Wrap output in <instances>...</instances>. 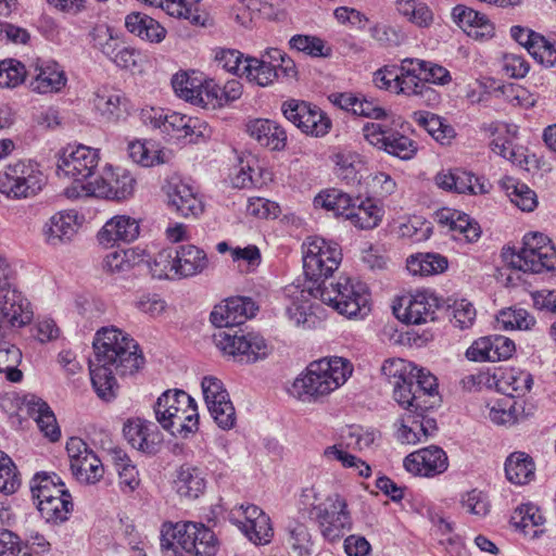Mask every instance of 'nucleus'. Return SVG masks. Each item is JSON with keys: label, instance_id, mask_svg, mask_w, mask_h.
Masks as SVG:
<instances>
[{"label": "nucleus", "instance_id": "1", "mask_svg": "<svg viewBox=\"0 0 556 556\" xmlns=\"http://www.w3.org/2000/svg\"><path fill=\"white\" fill-rule=\"evenodd\" d=\"M257 306L250 298L233 296L216 305L211 313V321L220 330L214 336L216 345L228 355L243 363H255L266 358L270 346L257 333H241L233 331L232 327L240 326L255 315Z\"/></svg>", "mask_w": 556, "mask_h": 556}, {"label": "nucleus", "instance_id": "2", "mask_svg": "<svg viewBox=\"0 0 556 556\" xmlns=\"http://www.w3.org/2000/svg\"><path fill=\"white\" fill-rule=\"evenodd\" d=\"M291 299V305L287 307V314L295 325H304L307 321L309 298H319L320 301L333 307L339 314L353 317H365L369 311V292L367 286L350 277H339L337 282L326 285L323 282L314 291L290 286L285 290Z\"/></svg>", "mask_w": 556, "mask_h": 556}, {"label": "nucleus", "instance_id": "3", "mask_svg": "<svg viewBox=\"0 0 556 556\" xmlns=\"http://www.w3.org/2000/svg\"><path fill=\"white\" fill-rule=\"evenodd\" d=\"M298 509L317 525L321 536L329 542L339 541L352 528L348 502L339 493L324 498L316 486L305 488L300 494Z\"/></svg>", "mask_w": 556, "mask_h": 556}, {"label": "nucleus", "instance_id": "4", "mask_svg": "<svg viewBox=\"0 0 556 556\" xmlns=\"http://www.w3.org/2000/svg\"><path fill=\"white\" fill-rule=\"evenodd\" d=\"M94 359L113 366L116 375L137 372L144 363L138 343L127 332L116 327H104L93 339Z\"/></svg>", "mask_w": 556, "mask_h": 556}, {"label": "nucleus", "instance_id": "5", "mask_svg": "<svg viewBox=\"0 0 556 556\" xmlns=\"http://www.w3.org/2000/svg\"><path fill=\"white\" fill-rule=\"evenodd\" d=\"M352 371L350 362L342 357L315 361L294 380L291 393L301 401L317 400L342 386Z\"/></svg>", "mask_w": 556, "mask_h": 556}, {"label": "nucleus", "instance_id": "6", "mask_svg": "<svg viewBox=\"0 0 556 556\" xmlns=\"http://www.w3.org/2000/svg\"><path fill=\"white\" fill-rule=\"evenodd\" d=\"M161 548L163 556H215L219 541L215 533L203 523L177 522L164 523L161 530Z\"/></svg>", "mask_w": 556, "mask_h": 556}, {"label": "nucleus", "instance_id": "7", "mask_svg": "<svg viewBox=\"0 0 556 556\" xmlns=\"http://www.w3.org/2000/svg\"><path fill=\"white\" fill-rule=\"evenodd\" d=\"M156 420L173 435L187 437L198 430L199 414L195 401L182 390H167L154 406Z\"/></svg>", "mask_w": 556, "mask_h": 556}, {"label": "nucleus", "instance_id": "8", "mask_svg": "<svg viewBox=\"0 0 556 556\" xmlns=\"http://www.w3.org/2000/svg\"><path fill=\"white\" fill-rule=\"evenodd\" d=\"M415 365L403 358L388 359L381 371L393 390L394 401L406 412L422 416L429 408V400L416 392Z\"/></svg>", "mask_w": 556, "mask_h": 556}, {"label": "nucleus", "instance_id": "9", "mask_svg": "<svg viewBox=\"0 0 556 556\" xmlns=\"http://www.w3.org/2000/svg\"><path fill=\"white\" fill-rule=\"evenodd\" d=\"M503 257L511 269L523 273L540 274L556 268V250L551 240L543 233H528L523 238L522 249L505 252Z\"/></svg>", "mask_w": 556, "mask_h": 556}, {"label": "nucleus", "instance_id": "10", "mask_svg": "<svg viewBox=\"0 0 556 556\" xmlns=\"http://www.w3.org/2000/svg\"><path fill=\"white\" fill-rule=\"evenodd\" d=\"M135 186L136 179L127 169L110 166L94 181L66 188L65 194L70 199L91 195L121 201L134 194Z\"/></svg>", "mask_w": 556, "mask_h": 556}, {"label": "nucleus", "instance_id": "11", "mask_svg": "<svg viewBox=\"0 0 556 556\" xmlns=\"http://www.w3.org/2000/svg\"><path fill=\"white\" fill-rule=\"evenodd\" d=\"M46 176L31 161H18L0 174V192L20 200L37 195L46 185Z\"/></svg>", "mask_w": 556, "mask_h": 556}, {"label": "nucleus", "instance_id": "12", "mask_svg": "<svg viewBox=\"0 0 556 556\" xmlns=\"http://www.w3.org/2000/svg\"><path fill=\"white\" fill-rule=\"evenodd\" d=\"M342 252L338 243L309 237L303 244V269L313 281L326 279L339 267Z\"/></svg>", "mask_w": 556, "mask_h": 556}, {"label": "nucleus", "instance_id": "13", "mask_svg": "<svg viewBox=\"0 0 556 556\" xmlns=\"http://www.w3.org/2000/svg\"><path fill=\"white\" fill-rule=\"evenodd\" d=\"M146 124L159 128L163 134L176 138H190V141L203 136L202 123L198 118L164 109L150 108L142 111Z\"/></svg>", "mask_w": 556, "mask_h": 556}, {"label": "nucleus", "instance_id": "14", "mask_svg": "<svg viewBox=\"0 0 556 556\" xmlns=\"http://www.w3.org/2000/svg\"><path fill=\"white\" fill-rule=\"evenodd\" d=\"M281 110L285 117L306 135L323 137L331 128L330 118L308 102L292 99L283 102Z\"/></svg>", "mask_w": 556, "mask_h": 556}, {"label": "nucleus", "instance_id": "15", "mask_svg": "<svg viewBox=\"0 0 556 556\" xmlns=\"http://www.w3.org/2000/svg\"><path fill=\"white\" fill-rule=\"evenodd\" d=\"M99 152L87 146L67 147L58 161V174L73 178L77 185L89 178L99 164Z\"/></svg>", "mask_w": 556, "mask_h": 556}, {"label": "nucleus", "instance_id": "16", "mask_svg": "<svg viewBox=\"0 0 556 556\" xmlns=\"http://www.w3.org/2000/svg\"><path fill=\"white\" fill-rule=\"evenodd\" d=\"M439 300L432 293L420 291L415 294H405L397 299L393 305V313L397 319L408 325H420L434 320Z\"/></svg>", "mask_w": 556, "mask_h": 556}, {"label": "nucleus", "instance_id": "17", "mask_svg": "<svg viewBox=\"0 0 556 556\" xmlns=\"http://www.w3.org/2000/svg\"><path fill=\"white\" fill-rule=\"evenodd\" d=\"M201 386L207 409L218 427L224 430L233 428L236 410L223 382L215 377H204Z\"/></svg>", "mask_w": 556, "mask_h": 556}, {"label": "nucleus", "instance_id": "18", "mask_svg": "<svg viewBox=\"0 0 556 556\" xmlns=\"http://www.w3.org/2000/svg\"><path fill=\"white\" fill-rule=\"evenodd\" d=\"M169 207L181 217H198L204 205L192 186L178 177H172L164 187Z\"/></svg>", "mask_w": 556, "mask_h": 556}, {"label": "nucleus", "instance_id": "19", "mask_svg": "<svg viewBox=\"0 0 556 556\" xmlns=\"http://www.w3.org/2000/svg\"><path fill=\"white\" fill-rule=\"evenodd\" d=\"M403 465L413 475L430 478L447 470L448 458L441 447L430 445L408 454Z\"/></svg>", "mask_w": 556, "mask_h": 556}, {"label": "nucleus", "instance_id": "20", "mask_svg": "<svg viewBox=\"0 0 556 556\" xmlns=\"http://www.w3.org/2000/svg\"><path fill=\"white\" fill-rule=\"evenodd\" d=\"M28 75L33 76L30 88L37 93L60 91L67 81L62 66L52 60L36 59L28 65Z\"/></svg>", "mask_w": 556, "mask_h": 556}, {"label": "nucleus", "instance_id": "21", "mask_svg": "<svg viewBox=\"0 0 556 556\" xmlns=\"http://www.w3.org/2000/svg\"><path fill=\"white\" fill-rule=\"evenodd\" d=\"M244 519L239 528L243 534L255 545H266L274 536V529L268 515L256 505H241Z\"/></svg>", "mask_w": 556, "mask_h": 556}, {"label": "nucleus", "instance_id": "22", "mask_svg": "<svg viewBox=\"0 0 556 556\" xmlns=\"http://www.w3.org/2000/svg\"><path fill=\"white\" fill-rule=\"evenodd\" d=\"M438 223L448 228L452 238L467 243L476 242L481 236L479 224L468 214L453 208H441L437 212Z\"/></svg>", "mask_w": 556, "mask_h": 556}, {"label": "nucleus", "instance_id": "23", "mask_svg": "<svg viewBox=\"0 0 556 556\" xmlns=\"http://www.w3.org/2000/svg\"><path fill=\"white\" fill-rule=\"evenodd\" d=\"M481 130L491 138V149L494 153L513 163L520 162V154L516 151L513 140L517 137L518 127L504 122L483 124Z\"/></svg>", "mask_w": 556, "mask_h": 556}, {"label": "nucleus", "instance_id": "24", "mask_svg": "<svg viewBox=\"0 0 556 556\" xmlns=\"http://www.w3.org/2000/svg\"><path fill=\"white\" fill-rule=\"evenodd\" d=\"M78 213L74 210L56 212L42 227L45 241L51 245L71 241L78 230Z\"/></svg>", "mask_w": 556, "mask_h": 556}, {"label": "nucleus", "instance_id": "25", "mask_svg": "<svg viewBox=\"0 0 556 556\" xmlns=\"http://www.w3.org/2000/svg\"><path fill=\"white\" fill-rule=\"evenodd\" d=\"M124 437L136 450L152 454L161 443V435L153 422L136 418L125 424Z\"/></svg>", "mask_w": 556, "mask_h": 556}, {"label": "nucleus", "instance_id": "26", "mask_svg": "<svg viewBox=\"0 0 556 556\" xmlns=\"http://www.w3.org/2000/svg\"><path fill=\"white\" fill-rule=\"evenodd\" d=\"M0 317L11 327L20 328L30 323L33 312L29 302L16 288L0 293Z\"/></svg>", "mask_w": 556, "mask_h": 556}, {"label": "nucleus", "instance_id": "27", "mask_svg": "<svg viewBox=\"0 0 556 556\" xmlns=\"http://www.w3.org/2000/svg\"><path fill=\"white\" fill-rule=\"evenodd\" d=\"M437 186L457 193L482 194L486 192L483 181L472 173L462 168L441 170L434 177Z\"/></svg>", "mask_w": 556, "mask_h": 556}, {"label": "nucleus", "instance_id": "28", "mask_svg": "<svg viewBox=\"0 0 556 556\" xmlns=\"http://www.w3.org/2000/svg\"><path fill=\"white\" fill-rule=\"evenodd\" d=\"M139 236L138 222L126 215H116L109 219L98 232V241L106 247L118 241L131 242Z\"/></svg>", "mask_w": 556, "mask_h": 556}, {"label": "nucleus", "instance_id": "29", "mask_svg": "<svg viewBox=\"0 0 556 556\" xmlns=\"http://www.w3.org/2000/svg\"><path fill=\"white\" fill-rule=\"evenodd\" d=\"M247 132L261 146L280 151L287 144L286 130L275 121L256 118L247 124Z\"/></svg>", "mask_w": 556, "mask_h": 556}, {"label": "nucleus", "instance_id": "30", "mask_svg": "<svg viewBox=\"0 0 556 556\" xmlns=\"http://www.w3.org/2000/svg\"><path fill=\"white\" fill-rule=\"evenodd\" d=\"M93 106L109 122L125 118L128 113V101L124 93L104 86L94 92Z\"/></svg>", "mask_w": 556, "mask_h": 556}, {"label": "nucleus", "instance_id": "31", "mask_svg": "<svg viewBox=\"0 0 556 556\" xmlns=\"http://www.w3.org/2000/svg\"><path fill=\"white\" fill-rule=\"evenodd\" d=\"M25 407L27 415L36 421L43 435L51 442L59 441L61 430L50 406L41 399L30 395L25 400Z\"/></svg>", "mask_w": 556, "mask_h": 556}, {"label": "nucleus", "instance_id": "32", "mask_svg": "<svg viewBox=\"0 0 556 556\" xmlns=\"http://www.w3.org/2000/svg\"><path fill=\"white\" fill-rule=\"evenodd\" d=\"M175 253L179 279L199 275L208 267L206 253L193 244L180 245Z\"/></svg>", "mask_w": 556, "mask_h": 556}, {"label": "nucleus", "instance_id": "33", "mask_svg": "<svg viewBox=\"0 0 556 556\" xmlns=\"http://www.w3.org/2000/svg\"><path fill=\"white\" fill-rule=\"evenodd\" d=\"M206 481L201 468L184 464L177 470L175 486L180 496L198 498L205 490Z\"/></svg>", "mask_w": 556, "mask_h": 556}, {"label": "nucleus", "instance_id": "34", "mask_svg": "<svg viewBox=\"0 0 556 556\" xmlns=\"http://www.w3.org/2000/svg\"><path fill=\"white\" fill-rule=\"evenodd\" d=\"M127 30L149 42H161L166 29L154 18L139 12H132L125 18Z\"/></svg>", "mask_w": 556, "mask_h": 556}, {"label": "nucleus", "instance_id": "35", "mask_svg": "<svg viewBox=\"0 0 556 556\" xmlns=\"http://www.w3.org/2000/svg\"><path fill=\"white\" fill-rule=\"evenodd\" d=\"M114 374V367L109 364L96 361L90 363L92 387L97 395L105 402L114 400L117 394L118 386Z\"/></svg>", "mask_w": 556, "mask_h": 556}, {"label": "nucleus", "instance_id": "36", "mask_svg": "<svg viewBox=\"0 0 556 556\" xmlns=\"http://www.w3.org/2000/svg\"><path fill=\"white\" fill-rule=\"evenodd\" d=\"M505 473L511 483L527 484L535 475L533 459L523 452H515L506 459Z\"/></svg>", "mask_w": 556, "mask_h": 556}, {"label": "nucleus", "instance_id": "37", "mask_svg": "<svg viewBox=\"0 0 556 556\" xmlns=\"http://www.w3.org/2000/svg\"><path fill=\"white\" fill-rule=\"evenodd\" d=\"M30 491L37 503L68 493L61 478L48 472H38L34 476L30 481Z\"/></svg>", "mask_w": 556, "mask_h": 556}, {"label": "nucleus", "instance_id": "38", "mask_svg": "<svg viewBox=\"0 0 556 556\" xmlns=\"http://www.w3.org/2000/svg\"><path fill=\"white\" fill-rule=\"evenodd\" d=\"M383 211L372 200H362L357 205L353 201L348 218L361 229H372L379 225Z\"/></svg>", "mask_w": 556, "mask_h": 556}, {"label": "nucleus", "instance_id": "39", "mask_svg": "<svg viewBox=\"0 0 556 556\" xmlns=\"http://www.w3.org/2000/svg\"><path fill=\"white\" fill-rule=\"evenodd\" d=\"M452 15L462 27L476 28V37H491L493 35L494 27L491 22L484 14L473 9L456 5L453 9Z\"/></svg>", "mask_w": 556, "mask_h": 556}, {"label": "nucleus", "instance_id": "40", "mask_svg": "<svg viewBox=\"0 0 556 556\" xmlns=\"http://www.w3.org/2000/svg\"><path fill=\"white\" fill-rule=\"evenodd\" d=\"M407 269L413 275L430 276L445 271L447 258L438 253H419L407 260Z\"/></svg>", "mask_w": 556, "mask_h": 556}, {"label": "nucleus", "instance_id": "41", "mask_svg": "<svg viewBox=\"0 0 556 556\" xmlns=\"http://www.w3.org/2000/svg\"><path fill=\"white\" fill-rule=\"evenodd\" d=\"M242 77H245L250 83H254L257 86L266 87L271 85L279 77V73L266 62V59L245 56Z\"/></svg>", "mask_w": 556, "mask_h": 556}, {"label": "nucleus", "instance_id": "42", "mask_svg": "<svg viewBox=\"0 0 556 556\" xmlns=\"http://www.w3.org/2000/svg\"><path fill=\"white\" fill-rule=\"evenodd\" d=\"M353 199L339 189H328L319 192L314 199L315 207L332 212L336 216L348 218L353 204Z\"/></svg>", "mask_w": 556, "mask_h": 556}, {"label": "nucleus", "instance_id": "43", "mask_svg": "<svg viewBox=\"0 0 556 556\" xmlns=\"http://www.w3.org/2000/svg\"><path fill=\"white\" fill-rule=\"evenodd\" d=\"M413 121L441 143L447 142L455 136L454 128L445 124L437 114L417 111L413 114Z\"/></svg>", "mask_w": 556, "mask_h": 556}, {"label": "nucleus", "instance_id": "44", "mask_svg": "<svg viewBox=\"0 0 556 556\" xmlns=\"http://www.w3.org/2000/svg\"><path fill=\"white\" fill-rule=\"evenodd\" d=\"M115 470L118 473V484L124 492H132L139 485V475L128 455L119 448L111 453Z\"/></svg>", "mask_w": 556, "mask_h": 556}, {"label": "nucleus", "instance_id": "45", "mask_svg": "<svg viewBox=\"0 0 556 556\" xmlns=\"http://www.w3.org/2000/svg\"><path fill=\"white\" fill-rule=\"evenodd\" d=\"M75 479L84 484H94L104 475V467L93 451L87 453L81 459L71 467Z\"/></svg>", "mask_w": 556, "mask_h": 556}, {"label": "nucleus", "instance_id": "46", "mask_svg": "<svg viewBox=\"0 0 556 556\" xmlns=\"http://www.w3.org/2000/svg\"><path fill=\"white\" fill-rule=\"evenodd\" d=\"M37 508L42 518L50 523H60L68 519L73 509L71 494H63L48 501L37 503Z\"/></svg>", "mask_w": 556, "mask_h": 556}, {"label": "nucleus", "instance_id": "47", "mask_svg": "<svg viewBox=\"0 0 556 556\" xmlns=\"http://www.w3.org/2000/svg\"><path fill=\"white\" fill-rule=\"evenodd\" d=\"M202 84V73L200 72H179L176 73L172 78V87L174 92L180 99L192 104L195 103L199 88Z\"/></svg>", "mask_w": 556, "mask_h": 556}, {"label": "nucleus", "instance_id": "48", "mask_svg": "<svg viewBox=\"0 0 556 556\" xmlns=\"http://www.w3.org/2000/svg\"><path fill=\"white\" fill-rule=\"evenodd\" d=\"M289 547L298 556H311L313 553L314 541L308 527L300 521H291L287 527Z\"/></svg>", "mask_w": 556, "mask_h": 556}, {"label": "nucleus", "instance_id": "49", "mask_svg": "<svg viewBox=\"0 0 556 556\" xmlns=\"http://www.w3.org/2000/svg\"><path fill=\"white\" fill-rule=\"evenodd\" d=\"M130 159L141 166L151 167L166 162L165 152L150 141H132L128 144Z\"/></svg>", "mask_w": 556, "mask_h": 556}, {"label": "nucleus", "instance_id": "50", "mask_svg": "<svg viewBox=\"0 0 556 556\" xmlns=\"http://www.w3.org/2000/svg\"><path fill=\"white\" fill-rule=\"evenodd\" d=\"M396 10L401 16L418 27H429L433 22L430 8L418 0H397Z\"/></svg>", "mask_w": 556, "mask_h": 556}, {"label": "nucleus", "instance_id": "51", "mask_svg": "<svg viewBox=\"0 0 556 556\" xmlns=\"http://www.w3.org/2000/svg\"><path fill=\"white\" fill-rule=\"evenodd\" d=\"M504 188L510 202L521 211L532 212L536 208L538 195L526 184L509 178L504 182Z\"/></svg>", "mask_w": 556, "mask_h": 556}, {"label": "nucleus", "instance_id": "52", "mask_svg": "<svg viewBox=\"0 0 556 556\" xmlns=\"http://www.w3.org/2000/svg\"><path fill=\"white\" fill-rule=\"evenodd\" d=\"M496 323L500 329L509 330H530L535 325V318L523 308L508 307L502 309L496 316Z\"/></svg>", "mask_w": 556, "mask_h": 556}, {"label": "nucleus", "instance_id": "53", "mask_svg": "<svg viewBox=\"0 0 556 556\" xmlns=\"http://www.w3.org/2000/svg\"><path fill=\"white\" fill-rule=\"evenodd\" d=\"M333 162L336 164V175L341 180L345 181L346 185H354L359 182L361 177L358 176L361 159L359 155L351 151H341L333 155Z\"/></svg>", "mask_w": 556, "mask_h": 556}, {"label": "nucleus", "instance_id": "54", "mask_svg": "<svg viewBox=\"0 0 556 556\" xmlns=\"http://www.w3.org/2000/svg\"><path fill=\"white\" fill-rule=\"evenodd\" d=\"M324 457L328 460L339 462L344 468L354 469L357 471L359 477L368 478L371 476L370 466L363 459L345 451L342 444H334L326 447L324 451Z\"/></svg>", "mask_w": 556, "mask_h": 556}, {"label": "nucleus", "instance_id": "55", "mask_svg": "<svg viewBox=\"0 0 556 556\" xmlns=\"http://www.w3.org/2000/svg\"><path fill=\"white\" fill-rule=\"evenodd\" d=\"M177 257L173 249L161 250L153 260L148 263L152 276L157 279H179L176 262Z\"/></svg>", "mask_w": 556, "mask_h": 556}, {"label": "nucleus", "instance_id": "56", "mask_svg": "<svg viewBox=\"0 0 556 556\" xmlns=\"http://www.w3.org/2000/svg\"><path fill=\"white\" fill-rule=\"evenodd\" d=\"M382 150L401 160H410L417 152V144L407 136L391 130Z\"/></svg>", "mask_w": 556, "mask_h": 556}, {"label": "nucleus", "instance_id": "57", "mask_svg": "<svg viewBox=\"0 0 556 556\" xmlns=\"http://www.w3.org/2000/svg\"><path fill=\"white\" fill-rule=\"evenodd\" d=\"M199 97L195 100V105H201L206 109H215L224 105L225 92L222 87L215 83L214 79H207L202 74V84L198 91Z\"/></svg>", "mask_w": 556, "mask_h": 556}, {"label": "nucleus", "instance_id": "58", "mask_svg": "<svg viewBox=\"0 0 556 556\" xmlns=\"http://www.w3.org/2000/svg\"><path fill=\"white\" fill-rule=\"evenodd\" d=\"M502 383L507 387L508 397L514 400L515 396L525 395L531 390L533 379L527 371L510 369L503 375Z\"/></svg>", "mask_w": 556, "mask_h": 556}, {"label": "nucleus", "instance_id": "59", "mask_svg": "<svg viewBox=\"0 0 556 556\" xmlns=\"http://www.w3.org/2000/svg\"><path fill=\"white\" fill-rule=\"evenodd\" d=\"M28 70L13 59L3 60L0 62V88H14L22 84Z\"/></svg>", "mask_w": 556, "mask_h": 556}, {"label": "nucleus", "instance_id": "60", "mask_svg": "<svg viewBox=\"0 0 556 556\" xmlns=\"http://www.w3.org/2000/svg\"><path fill=\"white\" fill-rule=\"evenodd\" d=\"M544 517L533 504H523L515 509L511 523L527 533V529L543 525Z\"/></svg>", "mask_w": 556, "mask_h": 556}, {"label": "nucleus", "instance_id": "61", "mask_svg": "<svg viewBox=\"0 0 556 556\" xmlns=\"http://www.w3.org/2000/svg\"><path fill=\"white\" fill-rule=\"evenodd\" d=\"M516 402L511 397H503L490 407L489 417L496 425H514L518 420Z\"/></svg>", "mask_w": 556, "mask_h": 556}, {"label": "nucleus", "instance_id": "62", "mask_svg": "<svg viewBox=\"0 0 556 556\" xmlns=\"http://www.w3.org/2000/svg\"><path fill=\"white\" fill-rule=\"evenodd\" d=\"M527 51L538 63L545 67H552L556 63V49L540 34L534 36Z\"/></svg>", "mask_w": 556, "mask_h": 556}, {"label": "nucleus", "instance_id": "63", "mask_svg": "<svg viewBox=\"0 0 556 556\" xmlns=\"http://www.w3.org/2000/svg\"><path fill=\"white\" fill-rule=\"evenodd\" d=\"M135 255L132 249L112 251L104 257L103 268L112 274L126 273L134 266Z\"/></svg>", "mask_w": 556, "mask_h": 556}, {"label": "nucleus", "instance_id": "64", "mask_svg": "<svg viewBox=\"0 0 556 556\" xmlns=\"http://www.w3.org/2000/svg\"><path fill=\"white\" fill-rule=\"evenodd\" d=\"M20 486V479L13 460L0 451V492L14 493Z\"/></svg>", "mask_w": 556, "mask_h": 556}]
</instances>
